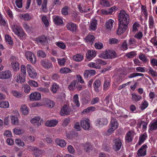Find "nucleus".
<instances>
[{
    "mask_svg": "<svg viewBox=\"0 0 157 157\" xmlns=\"http://www.w3.org/2000/svg\"><path fill=\"white\" fill-rule=\"evenodd\" d=\"M118 27L117 33L118 35H121L124 33L128 28L129 21V15L125 10H120L118 15Z\"/></svg>",
    "mask_w": 157,
    "mask_h": 157,
    "instance_id": "obj_1",
    "label": "nucleus"
},
{
    "mask_svg": "<svg viewBox=\"0 0 157 157\" xmlns=\"http://www.w3.org/2000/svg\"><path fill=\"white\" fill-rule=\"evenodd\" d=\"M117 56L115 51L113 50H106L101 53L99 57L105 59H113Z\"/></svg>",
    "mask_w": 157,
    "mask_h": 157,
    "instance_id": "obj_2",
    "label": "nucleus"
},
{
    "mask_svg": "<svg viewBox=\"0 0 157 157\" xmlns=\"http://www.w3.org/2000/svg\"><path fill=\"white\" fill-rule=\"evenodd\" d=\"M13 31L17 35L20 37L25 36V33L22 28L17 24L14 25L13 27Z\"/></svg>",
    "mask_w": 157,
    "mask_h": 157,
    "instance_id": "obj_3",
    "label": "nucleus"
},
{
    "mask_svg": "<svg viewBox=\"0 0 157 157\" xmlns=\"http://www.w3.org/2000/svg\"><path fill=\"white\" fill-rule=\"evenodd\" d=\"M25 55L26 59L29 61L33 64L36 63V58L33 52L27 51L25 52Z\"/></svg>",
    "mask_w": 157,
    "mask_h": 157,
    "instance_id": "obj_4",
    "label": "nucleus"
},
{
    "mask_svg": "<svg viewBox=\"0 0 157 157\" xmlns=\"http://www.w3.org/2000/svg\"><path fill=\"white\" fill-rule=\"evenodd\" d=\"M30 121L34 125L39 127L41 125V123L43 122V120L40 116H36L32 117Z\"/></svg>",
    "mask_w": 157,
    "mask_h": 157,
    "instance_id": "obj_5",
    "label": "nucleus"
},
{
    "mask_svg": "<svg viewBox=\"0 0 157 157\" xmlns=\"http://www.w3.org/2000/svg\"><path fill=\"white\" fill-rule=\"evenodd\" d=\"M27 69L29 76L30 78H34L36 77L37 73L36 71L30 65H27Z\"/></svg>",
    "mask_w": 157,
    "mask_h": 157,
    "instance_id": "obj_6",
    "label": "nucleus"
},
{
    "mask_svg": "<svg viewBox=\"0 0 157 157\" xmlns=\"http://www.w3.org/2000/svg\"><path fill=\"white\" fill-rule=\"evenodd\" d=\"M12 77V73L10 70H6L0 72V79H8Z\"/></svg>",
    "mask_w": 157,
    "mask_h": 157,
    "instance_id": "obj_7",
    "label": "nucleus"
},
{
    "mask_svg": "<svg viewBox=\"0 0 157 157\" xmlns=\"http://www.w3.org/2000/svg\"><path fill=\"white\" fill-rule=\"evenodd\" d=\"M71 112L70 108L66 105H64L61 108L60 112V115L61 116H64L65 115H68Z\"/></svg>",
    "mask_w": 157,
    "mask_h": 157,
    "instance_id": "obj_8",
    "label": "nucleus"
},
{
    "mask_svg": "<svg viewBox=\"0 0 157 157\" xmlns=\"http://www.w3.org/2000/svg\"><path fill=\"white\" fill-rule=\"evenodd\" d=\"M147 147L146 144L143 145L138 150L137 155L139 157L144 156L146 155Z\"/></svg>",
    "mask_w": 157,
    "mask_h": 157,
    "instance_id": "obj_9",
    "label": "nucleus"
},
{
    "mask_svg": "<svg viewBox=\"0 0 157 157\" xmlns=\"http://www.w3.org/2000/svg\"><path fill=\"white\" fill-rule=\"evenodd\" d=\"M80 124L83 129L89 130L90 127V120L87 118L83 119L81 121Z\"/></svg>",
    "mask_w": 157,
    "mask_h": 157,
    "instance_id": "obj_10",
    "label": "nucleus"
},
{
    "mask_svg": "<svg viewBox=\"0 0 157 157\" xmlns=\"http://www.w3.org/2000/svg\"><path fill=\"white\" fill-rule=\"evenodd\" d=\"M114 144L113 148L116 151H118L121 148L122 146L121 140L119 138L115 139L113 140Z\"/></svg>",
    "mask_w": 157,
    "mask_h": 157,
    "instance_id": "obj_11",
    "label": "nucleus"
},
{
    "mask_svg": "<svg viewBox=\"0 0 157 157\" xmlns=\"http://www.w3.org/2000/svg\"><path fill=\"white\" fill-rule=\"evenodd\" d=\"M96 122L97 126L101 127L107 124L108 121L105 118H101L98 119Z\"/></svg>",
    "mask_w": 157,
    "mask_h": 157,
    "instance_id": "obj_12",
    "label": "nucleus"
},
{
    "mask_svg": "<svg viewBox=\"0 0 157 157\" xmlns=\"http://www.w3.org/2000/svg\"><path fill=\"white\" fill-rule=\"evenodd\" d=\"M134 132L132 130L128 131L125 136V140L128 143L131 142L134 135Z\"/></svg>",
    "mask_w": 157,
    "mask_h": 157,
    "instance_id": "obj_13",
    "label": "nucleus"
},
{
    "mask_svg": "<svg viewBox=\"0 0 157 157\" xmlns=\"http://www.w3.org/2000/svg\"><path fill=\"white\" fill-rule=\"evenodd\" d=\"M41 98V95L40 93L35 92L31 93L30 95L29 98L31 101H37L40 100Z\"/></svg>",
    "mask_w": 157,
    "mask_h": 157,
    "instance_id": "obj_14",
    "label": "nucleus"
},
{
    "mask_svg": "<svg viewBox=\"0 0 157 157\" xmlns=\"http://www.w3.org/2000/svg\"><path fill=\"white\" fill-rule=\"evenodd\" d=\"M15 81L17 83H22L25 82V76L21 75L20 73H17L14 77Z\"/></svg>",
    "mask_w": 157,
    "mask_h": 157,
    "instance_id": "obj_15",
    "label": "nucleus"
},
{
    "mask_svg": "<svg viewBox=\"0 0 157 157\" xmlns=\"http://www.w3.org/2000/svg\"><path fill=\"white\" fill-rule=\"evenodd\" d=\"M67 29L72 32H75L76 30L77 25L72 22L68 23L66 25Z\"/></svg>",
    "mask_w": 157,
    "mask_h": 157,
    "instance_id": "obj_16",
    "label": "nucleus"
},
{
    "mask_svg": "<svg viewBox=\"0 0 157 157\" xmlns=\"http://www.w3.org/2000/svg\"><path fill=\"white\" fill-rule=\"evenodd\" d=\"M58 122V121L56 119L48 120L45 123V125L48 127H54L57 124Z\"/></svg>",
    "mask_w": 157,
    "mask_h": 157,
    "instance_id": "obj_17",
    "label": "nucleus"
},
{
    "mask_svg": "<svg viewBox=\"0 0 157 157\" xmlns=\"http://www.w3.org/2000/svg\"><path fill=\"white\" fill-rule=\"evenodd\" d=\"M23 140L27 143H31L33 142L35 140V138L33 136L27 135L24 136Z\"/></svg>",
    "mask_w": 157,
    "mask_h": 157,
    "instance_id": "obj_18",
    "label": "nucleus"
},
{
    "mask_svg": "<svg viewBox=\"0 0 157 157\" xmlns=\"http://www.w3.org/2000/svg\"><path fill=\"white\" fill-rule=\"evenodd\" d=\"M41 64L44 67L48 69L51 68L52 67V63L51 62L47 60H42L41 62Z\"/></svg>",
    "mask_w": 157,
    "mask_h": 157,
    "instance_id": "obj_19",
    "label": "nucleus"
},
{
    "mask_svg": "<svg viewBox=\"0 0 157 157\" xmlns=\"http://www.w3.org/2000/svg\"><path fill=\"white\" fill-rule=\"evenodd\" d=\"M114 21L112 19L108 20L105 23V26L106 29L109 30H111L113 27V24Z\"/></svg>",
    "mask_w": 157,
    "mask_h": 157,
    "instance_id": "obj_20",
    "label": "nucleus"
},
{
    "mask_svg": "<svg viewBox=\"0 0 157 157\" xmlns=\"http://www.w3.org/2000/svg\"><path fill=\"white\" fill-rule=\"evenodd\" d=\"M96 55V52L93 50H88L86 54V56L87 59H92L94 58Z\"/></svg>",
    "mask_w": 157,
    "mask_h": 157,
    "instance_id": "obj_21",
    "label": "nucleus"
},
{
    "mask_svg": "<svg viewBox=\"0 0 157 157\" xmlns=\"http://www.w3.org/2000/svg\"><path fill=\"white\" fill-rule=\"evenodd\" d=\"M147 137V134L146 133H144L141 135L139 137V140L138 142V144L139 145H140L143 143L145 140L146 139Z\"/></svg>",
    "mask_w": 157,
    "mask_h": 157,
    "instance_id": "obj_22",
    "label": "nucleus"
},
{
    "mask_svg": "<svg viewBox=\"0 0 157 157\" xmlns=\"http://www.w3.org/2000/svg\"><path fill=\"white\" fill-rule=\"evenodd\" d=\"M101 85V82L99 80H96L93 83V87L94 90L96 92H98L99 91V87Z\"/></svg>",
    "mask_w": 157,
    "mask_h": 157,
    "instance_id": "obj_23",
    "label": "nucleus"
},
{
    "mask_svg": "<svg viewBox=\"0 0 157 157\" xmlns=\"http://www.w3.org/2000/svg\"><path fill=\"white\" fill-rule=\"evenodd\" d=\"M110 125L111 127L115 130L118 127V123L116 119H112L111 120Z\"/></svg>",
    "mask_w": 157,
    "mask_h": 157,
    "instance_id": "obj_24",
    "label": "nucleus"
},
{
    "mask_svg": "<svg viewBox=\"0 0 157 157\" xmlns=\"http://www.w3.org/2000/svg\"><path fill=\"white\" fill-rule=\"evenodd\" d=\"M94 39L95 37L94 36L92 35H89L85 38L86 41L90 44H93Z\"/></svg>",
    "mask_w": 157,
    "mask_h": 157,
    "instance_id": "obj_25",
    "label": "nucleus"
},
{
    "mask_svg": "<svg viewBox=\"0 0 157 157\" xmlns=\"http://www.w3.org/2000/svg\"><path fill=\"white\" fill-rule=\"evenodd\" d=\"M19 17L25 21H28L31 19V16L28 13L21 14L19 15Z\"/></svg>",
    "mask_w": 157,
    "mask_h": 157,
    "instance_id": "obj_26",
    "label": "nucleus"
},
{
    "mask_svg": "<svg viewBox=\"0 0 157 157\" xmlns=\"http://www.w3.org/2000/svg\"><path fill=\"white\" fill-rule=\"evenodd\" d=\"M36 40L37 43L44 44L47 41V39L45 36L42 35L39 38H36Z\"/></svg>",
    "mask_w": 157,
    "mask_h": 157,
    "instance_id": "obj_27",
    "label": "nucleus"
},
{
    "mask_svg": "<svg viewBox=\"0 0 157 157\" xmlns=\"http://www.w3.org/2000/svg\"><path fill=\"white\" fill-rule=\"evenodd\" d=\"M56 142L57 145L62 147H65L66 144V143L65 140H60L59 139H56Z\"/></svg>",
    "mask_w": 157,
    "mask_h": 157,
    "instance_id": "obj_28",
    "label": "nucleus"
},
{
    "mask_svg": "<svg viewBox=\"0 0 157 157\" xmlns=\"http://www.w3.org/2000/svg\"><path fill=\"white\" fill-rule=\"evenodd\" d=\"M13 133L17 135H21L24 132L23 129L18 128H15L13 129Z\"/></svg>",
    "mask_w": 157,
    "mask_h": 157,
    "instance_id": "obj_29",
    "label": "nucleus"
},
{
    "mask_svg": "<svg viewBox=\"0 0 157 157\" xmlns=\"http://www.w3.org/2000/svg\"><path fill=\"white\" fill-rule=\"evenodd\" d=\"M83 56L81 54H77L76 55L74 56L73 57V59L75 61L79 62L83 59Z\"/></svg>",
    "mask_w": 157,
    "mask_h": 157,
    "instance_id": "obj_30",
    "label": "nucleus"
},
{
    "mask_svg": "<svg viewBox=\"0 0 157 157\" xmlns=\"http://www.w3.org/2000/svg\"><path fill=\"white\" fill-rule=\"evenodd\" d=\"M53 21L54 23L57 25H60L63 23V20L58 16L55 17L53 19Z\"/></svg>",
    "mask_w": 157,
    "mask_h": 157,
    "instance_id": "obj_31",
    "label": "nucleus"
},
{
    "mask_svg": "<svg viewBox=\"0 0 157 157\" xmlns=\"http://www.w3.org/2000/svg\"><path fill=\"white\" fill-rule=\"evenodd\" d=\"M21 110L22 113L24 115H26L29 113L28 108L25 105H23L21 106Z\"/></svg>",
    "mask_w": 157,
    "mask_h": 157,
    "instance_id": "obj_32",
    "label": "nucleus"
},
{
    "mask_svg": "<svg viewBox=\"0 0 157 157\" xmlns=\"http://www.w3.org/2000/svg\"><path fill=\"white\" fill-rule=\"evenodd\" d=\"M44 104L46 106L49 108H52L55 105L54 102L48 99L45 100Z\"/></svg>",
    "mask_w": 157,
    "mask_h": 157,
    "instance_id": "obj_33",
    "label": "nucleus"
},
{
    "mask_svg": "<svg viewBox=\"0 0 157 157\" xmlns=\"http://www.w3.org/2000/svg\"><path fill=\"white\" fill-rule=\"evenodd\" d=\"M154 21L153 17L151 16H149L148 20V25L149 28L153 29L155 26Z\"/></svg>",
    "mask_w": 157,
    "mask_h": 157,
    "instance_id": "obj_34",
    "label": "nucleus"
},
{
    "mask_svg": "<svg viewBox=\"0 0 157 157\" xmlns=\"http://www.w3.org/2000/svg\"><path fill=\"white\" fill-rule=\"evenodd\" d=\"M72 72L71 70L67 67H62L60 70V72L63 74H66Z\"/></svg>",
    "mask_w": 157,
    "mask_h": 157,
    "instance_id": "obj_35",
    "label": "nucleus"
},
{
    "mask_svg": "<svg viewBox=\"0 0 157 157\" xmlns=\"http://www.w3.org/2000/svg\"><path fill=\"white\" fill-rule=\"evenodd\" d=\"M12 68L14 71H17L19 70V64L17 61H13L11 63Z\"/></svg>",
    "mask_w": 157,
    "mask_h": 157,
    "instance_id": "obj_36",
    "label": "nucleus"
},
{
    "mask_svg": "<svg viewBox=\"0 0 157 157\" xmlns=\"http://www.w3.org/2000/svg\"><path fill=\"white\" fill-rule=\"evenodd\" d=\"M95 107L94 106H90L87 107L86 109H85L82 112V113H90V112H93L95 110Z\"/></svg>",
    "mask_w": 157,
    "mask_h": 157,
    "instance_id": "obj_37",
    "label": "nucleus"
},
{
    "mask_svg": "<svg viewBox=\"0 0 157 157\" xmlns=\"http://www.w3.org/2000/svg\"><path fill=\"white\" fill-rule=\"evenodd\" d=\"M131 95L132 100L136 102L139 101L142 98L141 96L135 94H132Z\"/></svg>",
    "mask_w": 157,
    "mask_h": 157,
    "instance_id": "obj_38",
    "label": "nucleus"
},
{
    "mask_svg": "<svg viewBox=\"0 0 157 157\" xmlns=\"http://www.w3.org/2000/svg\"><path fill=\"white\" fill-rule=\"evenodd\" d=\"M73 101L77 107L80 106V104L78 101V97L77 94H75L73 97Z\"/></svg>",
    "mask_w": 157,
    "mask_h": 157,
    "instance_id": "obj_39",
    "label": "nucleus"
},
{
    "mask_svg": "<svg viewBox=\"0 0 157 157\" xmlns=\"http://www.w3.org/2000/svg\"><path fill=\"white\" fill-rule=\"evenodd\" d=\"M144 75L143 74L138 73H133L130 74L128 76V78H134L138 76H144Z\"/></svg>",
    "mask_w": 157,
    "mask_h": 157,
    "instance_id": "obj_40",
    "label": "nucleus"
},
{
    "mask_svg": "<svg viewBox=\"0 0 157 157\" xmlns=\"http://www.w3.org/2000/svg\"><path fill=\"white\" fill-rule=\"evenodd\" d=\"M97 23L96 20L94 19L92 20L90 22V28L93 30H95L97 28Z\"/></svg>",
    "mask_w": 157,
    "mask_h": 157,
    "instance_id": "obj_41",
    "label": "nucleus"
},
{
    "mask_svg": "<svg viewBox=\"0 0 157 157\" xmlns=\"http://www.w3.org/2000/svg\"><path fill=\"white\" fill-rule=\"evenodd\" d=\"M37 90L39 92L44 94H47L50 92L48 89L47 88L38 87L37 88Z\"/></svg>",
    "mask_w": 157,
    "mask_h": 157,
    "instance_id": "obj_42",
    "label": "nucleus"
},
{
    "mask_svg": "<svg viewBox=\"0 0 157 157\" xmlns=\"http://www.w3.org/2000/svg\"><path fill=\"white\" fill-rule=\"evenodd\" d=\"M76 85V81L74 80L70 83L68 86V88L70 90H73L75 89Z\"/></svg>",
    "mask_w": 157,
    "mask_h": 157,
    "instance_id": "obj_43",
    "label": "nucleus"
},
{
    "mask_svg": "<svg viewBox=\"0 0 157 157\" xmlns=\"http://www.w3.org/2000/svg\"><path fill=\"white\" fill-rule=\"evenodd\" d=\"M92 146L90 143L85 144L84 145V149L86 151L89 152L91 150Z\"/></svg>",
    "mask_w": 157,
    "mask_h": 157,
    "instance_id": "obj_44",
    "label": "nucleus"
},
{
    "mask_svg": "<svg viewBox=\"0 0 157 157\" xmlns=\"http://www.w3.org/2000/svg\"><path fill=\"white\" fill-rule=\"evenodd\" d=\"M9 103L7 101L0 102V107L2 108H8L9 107Z\"/></svg>",
    "mask_w": 157,
    "mask_h": 157,
    "instance_id": "obj_45",
    "label": "nucleus"
},
{
    "mask_svg": "<svg viewBox=\"0 0 157 157\" xmlns=\"http://www.w3.org/2000/svg\"><path fill=\"white\" fill-rule=\"evenodd\" d=\"M11 123L12 124L17 125L18 123V119L17 117H15L13 116H11Z\"/></svg>",
    "mask_w": 157,
    "mask_h": 157,
    "instance_id": "obj_46",
    "label": "nucleus"
},
{
    "mask_svg": "<svg viewBox=\"0 0 157 157\" xmlns=\"http://www.w3.org/2000/svg\"><path fill=\"white\" fill-rule=\"evenodd\" d=\"M110 86V82L109 80L105 81L103 84V89L104 90H106L109 88Z\"/></svg>",
    "mask_w": 157,
    "mask_h": 157,
    "instance_id": "obj_47",
    "label": "nucleus"
},
{
    "mask_svg": "<svg viewBox=\"0 0 157 157\" xmlns=\"http://www.w3.org/2000/svg\"><path fill=\"white\" fill-rule=\"evenodd\" d=\"M5 39L6 41L10 45H12L13 43V41L11 40V37L8 34H6L5 36Z\"/></svg>",
    "mask_w": 157,
    "mask_h": 157,
    "instance_id": "obj_48",
    "label": "nucleus"
},
{
    "mask_svg": "<svg viewBox=\"0 0 157 157\" xmlns=\"http://www.w3.org/2000/svg\"><path fill=\"white\" fill-rule=\"evenodd\" d=\"M42 20L45 26L46 27H48L49 25V23L47 18V17L45 16H43L42 17Z\"/></svg>",
    "mask_w": 157,
    "mask_h": 157,
    "instance_id": "obj_49",
    "label": "nucleus"
},
{
    "mask_svg": "<svg viewBox=\"0 0 157 157\" xmlns=\"http://www.w3.org/2000/svg\"><path fill=\"white\" fill-rule=\"evenodd\" d=\"M148 105V103L146 101H143L141 105L140 108L141 110H143L146 109Z\"/></svg>",
    "mask_w": 157,
    "mask_h": 157,
    "instance_id": "obj_50",
    "label": "nucleus"
},
{
    "mask_svg": "<svg viewBox=\"0 0 157 157\" xmlns=\"http://www.w3.org/2000/svg\"><path fill=\"white\" fill-rule=\"evenodd\" d=\"M28 83L29 85L32 87H37L38 86V83L35 81L33 80H29Z\"/></svg>",
    "mask_w": 157,
    "mask_h": 157,
    "instance_id": "obj_51",
    "label": "nucleus"
},
{
    "mask_svg": "<svg viewBox=\"0 0 157 157\" xmlns=\"http://www.w3.org/2000/svg\"><path fill=\"white\" fill-rule=\"evenodd\" d=\"M59 89V86L56 83H53L51 87V91L54 93H55L57 92V90Z\"/></svg>",
    "mask_w": 157,
    "mask_h": 157,
    "instance_id": "obj_52",
    "label": "nucleus"
},
{
    "mask_svg": "<svg viewBox=\"0 0 157 157\" xmlns=\"http://www.w3.org/2000/svg\"><path fill=\"white\" fill-rule=\"evenodd\" d=\"M100 3L105 7H109L110 6V3L107 0H102L100 1Z\"/></svg>",
    "mask_w": 157,
    "mask_h": 157,
    "instance_id": "obj_53",
    "label": "nucleus"
},
{
    "mask_svg": "<svg viewBox=\"0 0 157 157\" xmlns=\"http://www.w3.org/2000/svg\"><path fill=\"white\" fill-rule=\"evenodd\" d=\"M37 54L38 57L44 58L46 56L45 52L42 50H39L37 52Z\"/></svg>",
    "mask_w": 157,
    "mask_h": 157,
    "instance_id": "obj_54",
    "label": "nucleus"
},
{
    "mask_svg": "<svg viewBox=\"0 0 157 157\" xmlns=\"http://www.w3.org/2000/svg\"><path fill=\"white\" fill-rule=\"evenodd\" d=\"M150 129L151 131L155 130L157 128V121L152 123L150 125Z\"/></svg>",
    "mask_w": 157,
    "mask_h": 157,
    "instance_id": "obj_55",
    "label": "nucleus"
},
{
    "mask_svg": "<svg viewBox=\"0 0 157 157\" xmlns=\"http://www.w3.org/2000/svg\"><path fill=\"white\" fill-rule=\"evenodd\" d=\"M95 62L97 64H100L101 65H106L107 63L104 60L101 59H97L96 60Z\"/></svg>",
    "mask_w": 157,
    "mask_h": 157,
    "instance_id": "obj_56",
    "label": "nucleus"
},
{
    "mask_svg": "<svg viewBox=\"0 0 157 157\" xmlns=\"http://www.w3.org/2000/svg\"><path fill=\"white\" fill-rule=\"evenodd\" d=\"M136 55L135 51H132L126 54V56L128 58H131L134 57Z\"/></svg>",
    "mask_w": 157,
    "mask_h": 157,
    "instance_id": "obj_57",
    "label": "nucleus"
},
{
    "mask_svg": "<svg viewBox=\"0 0 157 157\" xmlns=\"http://www.w3.org/2000/svg\"><path fill=\"white\" fill-rule=\"evenodd\" d=\"M88 66L91 67L95 68L97 69H99L101 67L99 65H97V63L94 62H91L88 64Z\"/></svg>",
    "mask_w": 157,
    "mask_h": 157,
    "instance_id": "obj_58",
    "label": "nucleus"
},
{
    "mask_svg": "<svg viewBox=\"0 0 157 157\" xmlns=\"http://www.w3.org/2000/svg\"><path fill=\"white\" fill-rule=\"evenodd\" d=\"M23 87L24 88V91L25 93H29L30 92V87L27 84H24L23 85Z\"/></svg>",
    "mask_w": 157,
    "mask_h": 157,
    "instance_id": "obj_59",
    "label": "nucleus"
},
{
    "mask_svg": "<svg viewBox=\"0 0 157 157\" xmlns=\"http://www.w3.org/2000/svg\"><path fill=\"white\" fill-rule=\"evenodd\" d=\"M121 49L124 51L127 50L128 49L127 44V41L124 40L121 45Z\"/></svg>",
    "mask_w": 157,
    "mask_h": 157,
    "instance_id": "obj_60",
    "label": "nucleus"
},
{
    "mask_svg": "<svg viewBox=\"0 0 157 157\" xmlns=\"http://www.w3.org/2000/svg\"><path fill=\"white\" fill-rule=\"evenodd\" d=\"M15 4L18 8H21L22 7V0H16Z\"/></svg>",
    "mask_w": 157,
    "mask_h": 157,
    "instance_id": "obj_61",
    "label": "nucleus"
},
{
    "mask_svg": "<svg viewBox=\"0 0 157 157\" xmlns=\"http://www.w3.org/2000/svg\"><path fill=\"white\" fill-rule=\"evenodd\" d=\"M4 136L6 137H10L12 136V134L11 131L8 130L5 131L4 133Z\"/></svg>",
    "mask_w": 157,
    "mask_h": 157,
    "instance_id": "obj_62",
    "label": "nucleus"
},
{
    "mask_svg": "<svg viewBox=\"0 0 157 157\" xmlns=\"http://www.w3.org/2000/svg\"><path fill=\"white\" fill-rule=\"evenodd\" d=\"M139 59L144 62H147V57L144 54H141L139 56Z\"/></svg>",
    "mask_w": 157,
    "mask_h": 157,
    "instance_id": "obj_63",
    "label": "nucleus"
},
{
    "mask_svg": "<svg viewBox=\"0 0 157 157\" xmlns=\"http://www.w3.org/2000/svg\"><path fill=\"white\" fill-rule=\"evenodd\" d=\"M56 44L59 47L62 49H64L66 47L65 45L63 42H57L56 43Z\"/></svg>",
    "mask_w": 157,
    "mask_h": 157,
    "instance_id": "obj_64",
    "label": "nucleus"
}]
</instances>
